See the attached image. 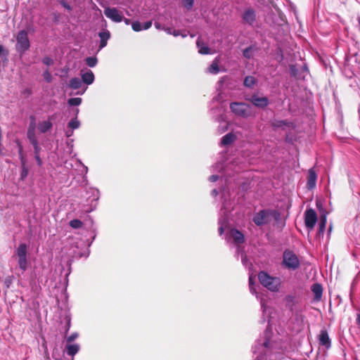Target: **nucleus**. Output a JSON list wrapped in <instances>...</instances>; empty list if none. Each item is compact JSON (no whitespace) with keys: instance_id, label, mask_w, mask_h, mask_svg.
<instances>
[{"instance_id":"6e6d98bb","label":"nucleus","mask_w":360,"mask_h":360,"mask_svg":"<svg viewBox=\"0 0 360 360\" xmlns=\"http://www.w3.org/2000/svg\"><path fill=\"white\" fill-rule=\"evenodd\" d=\"M269 340H266L264 342V346L265 347H269Z\"/></svg>"},{"instance_id":"20e7f679","label":"nucleus","mask_w":360,"mask_h":360,"mask_svg":"<svg viewBox=\"0 0 360 360\" xmlns=\"http://www.w3.org/2000/svg\"><path fill=\"white\" fill-rule=\"evenodd\" d=\"M283 264L286 268L295 270L300 266V260L292 251L286 250L283 253Z\"/></svg>"},{"instance_id":"f03ea898","label":"nucleus","mask_w":360,"mask_h":360,"mask_svg":"<svg viewBox=\"0 0 360 360\" xmlns=\"http://www.w3.org/2000/svg\"><path fill=\"white\" fill-rule=\"evenodd\" d=\"M230 109L233 113L243 118L252 115V108L245 103L233 102L230 104Z\"/></svg>"},{"instance_id":"dca6fc26","label":"nucleus","mask_w":360,"mask_h":360,"mask_svg":"<svg viewBox=\"0 0 360 360\" xmlns=\"http://www.w3.org/2000/svg\"><path fill=\"white\" fill-rule=\"evenodd\" d=\"M197 46L198 48V52L201 54H209L210 53V48L205 45L203 42L201 41L200 38L199 37L196 42Z\"/></svg>"},{"instance_id":"f704fd0d","label":"nucleus","mask_w":360,"mask_h":360,"mask_svg":"<svg viewBox=\"0 0 360 360\" xmlns=\"http://www.w3.org/2000/svg\"><path fill=\"white\" fill-rule=\"evenodd\" d=\"M326 218L325 216L321 217V220L319 222V230L320 231H323L326 227Z\"/></svg>"},{"instance_id":"6e6552de","label":"nucleus","mask_w":360,"mask_h":360,"mask_svg":"<svg viewBox=\"0 0 360 360\" xmlns=\"http://www.w3.org/2000/svg\"><path fill=\"white\" fill-rule=\"evenodd\" d=\"M229 236L233 239L236 244H241L245 241L243 233L236 229H231L229 232Z\"/></svg>"},{"instance_id":"052dcab7","label":"nucleus","mask_w":360,"mask_h":360,"mask_svg":"<svg viewBox=\"0 0 360 360\" xmlns=\"http://www.w3.org/2000/svg\"><path fill=\"white\" fill-rule=\"evenodd\" d=\"M224 79H225V77L221 78V79H220V82H223Z\"/></svg>"},{"instance_id":"13d9d810","label":"nucleus","mask_w":360,"mask_h":360,"mask_svg":"<svg viewBox=\"0 0 360 360\" xmlns=\"http://www.w3.org/2000/svg\"><path fill=\"white\" fill-rule=\"evenodd\" d=\"M286 300H287L288 301L292 300V297H291V296H288V297H286Z\"/></svg>"},{"instance_id":"a19ab883","label":"nucleus","mask_w":360,"mask_h":360,"mask_svg":"<svg viewBox=\"0 0 360 360\" xmlns=\"http://www.w3.org/2000/svg\"><path fill=\"white\" fill-rule=\"evenodd\" d=\"M44 77L49 82H51L52 78L51 73L48 70L44 72Z\"/></svg>"},{"instance_id":"aec40b11","label":"nucleus","mask_w":360,"mask_h":360,"mask_svg":"<svg viewBox=\"0 0 360 360\" xmlns=\"http://www.w3.org/2000/svg\"><path fill=\"white\" fill-rule=\"evenodd\" d=\"M235 139V135L232 133H229L224 136L221 139V145L226 146L231 144Z\"/></svg>"},{"instance_id":"5701e85b","label":"nucleus","mask_w":360,"mask_h":360,"mask_svg":"<svg viewBox=\"0 0 360 360\" xmlns=\"http://www.w3.org/2000/svg\"><path fill=\"white\" fill-rule=\"evenodd\" d=\"M16 252L18 258L27 257V245L25 243H21L18 246Z\"/></svg>"},{"instance_id":"9b49d317","label":"nucleus","mask_w":360,"mask_h":360,"mask_svg":"<svg viewBox=\"0 0 360 360\" xmlns=\"http://www.w3.org/2000/svg\"><path fill=\"white\" fill-rule=\"evenodd\" d=\"M81 76L82 82L88 85L92 84L94 81V75L91 70L82 71Z\"/></svg>"},{"instance_id":"39448f33","label":"nucleus","mask_w":360,"mask_h":360,"mask_svg":"<svg viewBox=\"0 0 360 360\" xmlns=\"http://www.w3.org/2000/svg\"><path fill=\"white\" fill-rule=\"evenodd\" d=\"M316 221L317 214L316 212L311 208L307 209L304 213V224L306 227L309 230H312Z\"/></svg>"},{"instance_id":"393cba45","label":"nucleus","mask_w":360,"mask_h":360,"mask_svg":"<svg viewBox=\"0 0 360 360\" xmlns=\"http://www.w3.org/2000/svg\"><path fill=\"white\" fill-rule=\"evenodd\" d=\"M227 223V218L224 217L223 218H220L219 220V235H222L224 231V227L226 226Z\"/></svg>"},{"instance_id":"ddd939ff","label":"nucleus","mask_w":360,"mask_h":360,"mask_svg":"<svg viewBox=\"0 0 360 360\" xmlns=\"http://www.w3.org/2000/svg\"><path fill=\"white\" fill-rule=\"evenodd\" d=\"M311 290L314 295V300L316 301L320 300L323 293L322 285L319 283H314L311 285Z\"/></svg>"},{"instance_id":"bb28decb","label":"nucleus","mask_w":360,"mask_h":360,"mask_svg":"<svg viewBox=\"0 0 360 360\" xmlns=\"http://www.w3.org/2000/svg\"><path fill=\"white\" fill-rule=\"evenodd\" d=\"M69 224L73 229H79L83 226L82 221L77 219L71 220Z\"/></svg>"},{"instance_id":"f3484780","label":"nucleus","mask_w":360,"mask_h":360,"mask_svg":"<svg viewBox=\"0 0 360 360\" xmlns=\"http://www.w3.org/2000/svg\"><path fill=\"white\" fill-rule=\"evenodd\" d=\"M98 35H99V37L101 38V43H100L99 48H100V49H101L106 46L107 41L110 38V33L108 31L101 32H99Z\"/></svg>"},{"instance_id":"cd10ccee","label":"nucleus","mask_w":360,"mask_h":360,"mask_svg":"<svg viewBox=\"0 0 360 360\" xmlns=\"http://www.w3.org/2000/svg\"><path fill=\"white\" fill-rule=\"evenodd\" d=\"M8 49H5L2 45L0 44V57L5 60H7V58L8 56Z\"/></svg>"},{"instance_id":"6ab92c4d","label":"nucleus","mask_w":360,"mask_h":360,"mask_svg":"<svg viewBox=\"0 0 360 360\" xmlns=\"http://www.w3.org/2000/svg\"><path fill=\"white\" fill-rule=\"evenodd\" d=\"M79 349V346L77 344H70L66 345L67 353L70 356L75 355Z\"/></svg>"},{"instance_id":"ea45409f","label":"nucleus","mask_w":360,"mask_h":360,"mask_svg":"<svg viewBox=\"0 0 360 360\" xmlns=\"http://www.w3.org/2000/svg\"><path fill=\"white\" fill-rule=\"evenodd\" d=\"M43 63L46 65H51L53 63V60L49 57H46L43 59Z\"/></svg>"},{"instance_id":"3c124183","label":"nucleus","mask_w":360,"mask_h":360,"mask_svg":"<svg viewBox=\"0 0 360 360\" xmlns=\"http://www.w3.org/2000/svg\"><path fill=\"white\" fill-rule=\"evenodd\" d=\"M155 27L158 30H162L165 26H162L159 22H155Z\"/></svg>"},{"instance_id":"e433bc0d","label":"nucleus","mask_w":360,"mask_h":360,"mask_svg":"<svg viewBox=\"0 0 360 360\" xmlns=\"http://www.w3.org/2000/svg\"><path fill=\"white\" fill-rule=\"evenodd\" d=\"M172 35H174V37L181 36L183 38H184V37H186L188 35V33H186L184 31L183 32V31H179V30H174L173 32H172Z\"/></svg>"},{"instance_id":"a211bd4d","label":"nucleus","mask_w":360,"mask_h":360,"mask_svg":"<svg viewBox=\"0 0 360 360\" xmlns=\"http://www.w3.org/2000/svg\"><path fill=\"white\" fill-rule=\"evenodd\" d=\"M52 127V123L50 121H43L38 124V129L41 133H45Z\"/></svg>"},{"instance_id":"603ef678","label":"nucleus","mask_w":360,"mask_h":360,"mask_svg":"<svg viewBox=\"0 0 360 360\" xmlns=\"http://www.w3.org/2000/svg\"><path fill=\"white\" fill-rule=\"evenodd\" d=\"M212 195L213 196H217V195H218V191H217V190L214 189V190L212 191Z\"/></svg>"},{"instance_id":"09e8293b","label":"nucleus","mask_w":360,"mask_h":360,"mask_svg":"<svg viewBox=\"0 0 360 360\" xmlns=\"http://www.w3.org/2000/svg\"><path fill=\"white\" fill-rule=\"evenodd\" d=\"M62 6L68 11L72 9L71 6L65 1H61Z\"/></svg>"},{"instance_id":"bf43d9fd","label":"nucleus","mask_w":360,"mask_h":360,"mask_svg":"<svg viewBox=\"0 0 360 360\" xmlns=\"http://www.w3.org/2000/svg\"><path fill=\"white\" fill-rule=\"evenodd\" d=\"M66 134H67V136H70L72 134V131L71 133L67 131Z\"/></svg>"},{"instance_id":"864d4df0","label":"nucleus","mask_w":360,"mask_h":360,"mask_svg":"<svg viewBox=\"0 0 360 360\" xmlns=\"http://www.w3.org/2000/svg\"><path fill=\"white\" fill-rule=\"evenodd\" d=\"M356 323L360 326V314H358L357 316Z\"/></svg>"},{"instance_id":"8fccbe9b","label":"nucleus","mask_w":360,"mask_h":360,"mask_svg":"<svg viewBox=\"0 0 360 360\" xmlns=\"http://www.w3.org/2000/svg\"><path fill=\"white\" fill-rule=\"evenodd\" d=\"M162 30H165L167 34H172L173 30L172 28L165 27L162 28Z\"/></svg>"},{"instance_id":"72a5a7b5","label":"nucleus","mask_w":360,"mask_h":360,"mask_svg":"<svg viewBox=\"0 0 360 360\" xmlns=\"http://www.w3.org/2000/svg\"><path fill=\"white\" fill-rule=\"evenodd\" d=\"M260 304H261V307H262V309L263 311L264 315L266 314L268 312V310H269L268 307L266 305V301L264 299L261 298Z\"/></svg>"},{"instance_id":"7c9ffc66","label":"nucleus","mask_w":360,"mask_h":360,"mask_svg":"<svg viewBox=\"0 0 360 360\" xmlns=\"http://www.w3.org/2000/svg\"><path fill=\"white\" fill-rule=\"evenodd\" d=\"M243 56L247 58H251L253 56V51L251 46L245 49L243 51Z\"/></svg>"},{"instance_id":"4d7b16f0","label":"nucleus","mask_w":360,"mask_h":360,"mask_svg":"<svg viewBox=\"0 0 360 360\" xmlns=\"http://www.w3.org/2000/svg\"><path fill=\"white\" fill-rule=\"evenodd\" d=\"M358 24H359V30H360V16L357 18Z\"/></svg>"},{"instance_id":"473e14b6","label":"nucleus","mask_w":360,"mask_h":360,"mask_svg":"<svg viewBox=\"0 0 360 360\" xmlns=\"http://www.w3.org/2000/svg\"><path fill=\"white\" fill-rule=\"evenodd\" d=\"M132 29L135 32H139L143 30V27L141 22L136 21L132 23L131 25Z\"/></svg>"},{"instance_id":"b1692460","label":"nucleus","mask_w":360,"mask_h":360,"mask_svg":"<svg viewBox=\"0 0 360 360\" xmlns=\"http://www.w3.org/2000/svg\"><path fill=\"white\" fill-rule=\"evenodd\" d=\"M256 83V79L252 76H248L244 79V85L247 87H252Z\"/></svg>"},{"instance_id":"58836bf2","label":"nucleus","mask_w":360,"mask_h":360,"mask_svg":"<svg viewBox=\"0 0 360 360\" xmlns=\"http://www.w3.org/2000/svg\"><path fill=\"white\" fill-rule=\"evenodd\" d=\"M249 284H250V292L252 293V294H255L256 293V290L253 286V281H252V278L250 276L249 278Z\"/></svg>"},{"instance_id":"79ce46f5","label":"nucleus","mask_w":360,"mask_h":360,"mask_svg":"<svg viewBox=\"0 0 360 360\" xmlns=\"http://www.w3.org/2000/svg\"><path fill=\"white\" fill-rule=\"evenodd\" d=\"M78 337L77 333H73L67 338V341L71 342L74 341Z\"/></svg>"},{"instance_id":"680f3d73","label":"nucleus","mask_w":360,"mask_h":360,"mask_svg":"<svg viewBox=\"0 0 360 360\" xmlns=\"http://www.w3.org/2000/svg\"><path fill=\"white\" fill-rule=\"evenodd\" d=\"M261 358H262V356H258V357L257 358V360H261Z\"/></svg>"},{"instance_id":"9d476101","label":"nucleus","mask_w":360,"mask_h":360,"mask_svg":"<svg viewBox=\"0 0 360 360\" xmlns=\"http://www.w3.org/2000/svg\"><path fill=\"white\" fill-rule=\"evenodd\" d=\"M319 342L321 346H324L326 349H328L331 346V341L328 336V334L326 330H321L319 335Z\"/></svg>"},{"instance_id":"2eb2a0df","label":"nucleus","mask_w":360,"mask_h":360,"mask_svg":"<svg viewBox=\"0 0 360 360\" xmlns=\"http://www.w3.org/2000/svg\"><path fill=\"white\" fill-rule=\"evenodd\" d=\"M316 174L313 169H310L309 171L308 179H307V186L309 188H313L316 186Z\"/></svg>"},{"instance_id":"423d86ee","label":"nucleus","mask_w":360,"mask_h":360,"mask_svg":"<svg viewBox=\"0 0 360 360\" xmlns=\"http://www.w3.org/2000/svg\"><path fill=\"white\" fill-rule=\"evenodd\" d=\"M105 15L115 22H120L123 20V14L116 8H105L104 10Z\"/></svg>"},{"instance_id":"412c9836","label":"nucleus","mask_w":360,"mask_h":360,"mask_svg":"<svg viewBox=\"0 0 360 360\" xmlns=\"http://www.w3.org/2000/svg\"><path fill=\"white\" fill-rule=\"evenodd\" d=\"M82 82L78 77H74L70 80L69 86L72 89H78L82 86Z\"/></svg>"},{"instance_id":"a18cd8bd","label":"nucleus","mask_w":360,"mask_h":360,"mask_svg":"<svg viewBox=\"0 0 360 360\" xmlns=\"http://www.w3.org/2000/svg\"><path fill=\"white\" fill-rule=\"evenodd\" d=\"M27 173H28L27 169L25 167H23L22 172H21V178L22 179L25 178L27 175Z\"/></svg>"},{"instance_id":"f257e3e1","label":"nucleus","mask_w":360,"mask_h":360,"mask_svg":"<svg viewBox=\"0 0 360 360\" xmlns=\"http://www.w3.org/2000/svg\"><path fill=\"white\" fill-rule=\"evenodd\" d=\"M260 283L272 292H278L281 286V280L278 277L269 276L265 271H260L258 274Z\"/></svg>"},{"instance_id":"c9c22d12","label":"nucleus","mask_w":360,"mask_h":360,"mask_svg":"<svg viewBox=\"0 0 360 360\" xmlns=\"http://www.w3.org/2000/svg\"><path fill=\"white\" fill-rule=\"evenodd\" d=\"M184 6L188 9L190 10L193 7L194 0H182Z\"/></svg>"},{"instance_id":"c03bdc74","label":"nucleus","mask_w":360,"mask_h":360,"mask_svg":"<svg viewBox=\"0 0 360 360\" xmlns=\"http://www.w3.org/2000/svg\"><path fill=\"white\" fill-rule=\"evenodd\" d=\"M242 263L244 266H248V259L244 254H242Z\"/></svg>"},{"instance_id":"37998d69","label":"nucleus","mask_w":360,"mask_h":360,"mask_svg":"<svg viewBox=\"0 0 360 360\" xmlns=\"http://www.w3.org/2000/svg\"><path fill=\"white\" fill-rule=\"evenodd\" d=\"M151 25H152V21L146 22L142 25L143 30H148V29H149L151 27Z\"/></svg>"},{"instance_id":"5fc2aeb1","label":"nucleus","mask_w":360,"mask_h":360,"mask_svg":"<svg viewBox=\"0 0 360 360\" xmlns=\"http://www.w3.org/2000/svg\"><path fill=\"white\" fill-rule=\"evenodd\" d=\"M124 20V22L127 24V25H129L130 23V20L129 19H127V18H123Z\"/></svg>"},{"instance_id":"4c0bfd02","label":"nucleus","mask_w":360,"mask_h":360,"mask_svg":"<svg viewBox=\"0 0 360 360\" xmlns=\"http://www.w3.org/2000/svg\"><path fill=\"white\" fill-rule=\"evenodd\" d=\"M32 145L33 146V148H34V155H37V154L39 155V151H40L41 148L38 145V141L36 142V143H32Z\"/></svg>"},{"instance_id":"a878e982","label":"nucleus","mask_w":360,"mask_h":360,"mask_svg":"<svg viewBox=\"0 0 360 360\" xmlns=\"http://www.w3.org/2000/svg\"><path fill=\"white\" fill-rule=\"evenodd\" d=\"M18 264L22 271H25L27 269V257L18 258Z\"/></svg>"},{"instance_id":"49530a36","label":"nucleus","mask_w":360,"mask_h":360,"mask_svg":"<svg viewBox=\"0 0 360 360\" xmlns=\"http://www.w3.org/2000/svg\"><path fill=\"white\" fill-rule=\"evenodd\" d=\"M218 179H219V176L216 175V174H213V175L210 176L209 178L210 181L212 182H214V181H217Z\"/></svg>"},{"instance_id":"4468645a","label":"nucleus","mask_w":360,"mask_h":360,"mask_svg":"<svg viewBox=\"0 0 360 360\" xmlns=\"http://www.w3.org/2000/svg\"><path fill=\"white\" fill-rule=\"evenodd\" d=\"M34 129H35V122H34V120H33V121L30 123V125L27 130V138L31 144L36 143V142H37V140L35 136Z\"/></svg>"},{"instance_id":"4be33fe9","label":"nucleus","mask_w":360,"mask_h":360,"mask_svg":"<svg viewBox=\"0 0 360 360\" xmlns=\"http://www.w3.org/2000/svg\"><path fill=\"white\" fill-rule=\"evenodd\" d=\"M208 72L212 74H217L219 72L218 58H216L208 68Z\"/></svg>"},{"instance_id":"7ed1b4c3","label":"nucleus","mask_w":360,"mask_h":360,"mask_svg":"<svg viewBox=\"0 0 360 360\" xmlns=\"http://www.w3.org/2000/svg\"><path fill=\"white\" fill-rule=\"evenodd\" d=\"M15 49L20 54L24 53L30 46L27 32L25 30L20 31L16 36Z\"/></svg>"},{"instance_id":"c756f323","label":"nucleus","mask_w":360,"mask_h":360,"mask_svg":"<svg viewBox=\"0 0 360 360\" xmlns=\"http://www.w3.org/2000/svg\"><path fill=\"white\" fill-rule=\"evenodd\" d=\"M82 103V98H72L68 100V103L70 105H79Z\"/></svg>"},{"instance_id":"c85d7f7f","label":"nucleus","mask_w":360,"mask_h":360,"mask_svg":"<svg viewBox=\"0 0 360 360\" xmlns=\"http://www.w3.org/2000/svg\"><path fill=\"white\" fill-rule=\"evenodd\" d=\"M97 58L96 57H88L86 59V63L88 66L93 68L97 64Z\"/></svg>"},{"instance_id":"de8ad7c7","label":"nucleus","mask_w":360,"mask_h":360,"mask_svg":"<svg viewBox=\"0 0 360 360\" xmlns=\"http://www.w3.org/2000/svg\"><path fill=\"white\" fill-rule=\"evenodd\" d=\"M34 158H35V160H36V161L37 162V165L39 166H41L42 165V161H41V158L39 157V155L37 154V155H34Z\"/></svg>"},{"instance_id":"f8f14e48","label":"nucleus","mask_w":360,"mask_h":360,"mask_svg":"<svg viewBox=\"0 0 360 360\" xmlns=\"http://www.w3.org/2000/svg\"><path fill=\"white\" fill-rule=\"evenodd\" d=\"M267 212L264 210L260 211L253 218V221L257 225L261 226L266 223Z\"/></svg>"},{"instance_id":"e2e57ef3","label":"nucleus","mask_w":360,"mask_h":360,"mask_svg":"<svg viewBox=\"0 0 360 360\" xmlns=\"http://www.w3.org/2000/svg\"><path fill=\"white\" fill-rule=\"evenodd\" d=\"M224 210V206L223 205L222 208H221V212Z\"/></svg>"},{"instance_id":"1a4fd4ad","label":"nucleus","mask_w":360,"mask_h":360,"mask_svg":"<svg viewBox=\"0 0 360 360\" xmlns=\"http://www.w3.org/2000/svg\"><path fill=\"white\" fill-rule=\"evenodd\" d=\"M243 20L245 23L250 25H253L256 20L255 11L252 8L245 10L243 15Z\"/></svg>"},{"instance_id":"0eeeda50","label":"nucleus","mask_w":360,"mask_h":360,"mask_svg":"<svg viewBox=\"0 0 360 360\" xmlns=\"http://www.w3.org/2000/svg\"><path fill=\"white\" fill-rule=\"evenodd\" d=\"M248 101L251 102L255 106L259 108H264L269 103V99L266 96H259L257 94L252 95L250 98H247Z\"/></svg>"},{"instance_id":"2f4dec72","label":"nucleus","mask_w":360,"mask_h":360,"mask_svg":"<svg viewBox=\"0 0 360 360\" xmlns=\"http://www.w3.org/2000/svg\"><path fill=\"white\" fill-rule=\"evenodd\" d=\"M79 125H80L79 122L78 120H77L76 119L70 120V122L68 124L69 127H70L72 129L79 128Z\"/></svg>"}]
</instances>
